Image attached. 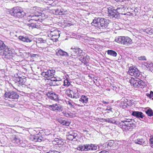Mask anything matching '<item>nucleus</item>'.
<instances>
[{"mask_svg": "<svg viewBox=\"0 0 153 153\" xmlns=\"http://www.w3.org/2000/svg\"><path fill=\"white\" fill-rule=\"evenodd\" d=\"M116 7H107L108 15L111 16L114 20L118 17L119 14L125 15V11L126 10V7L124 5H118Z\"/></svg>", "mask_w": 153, "mask_h": 153, "instance_id": "1", "label": "nucleus"}, {"mask_svg": "<svg viewBox=\"0 0 153 153\" xmlns=\"http://www.w3.org/2000/svg\"><path fill=\"white\" fill-rule=\"evenodd\" d=\"M42 14L41 13L38 12H36L34 13L30 14L28 16V22L30 23L29 27L32 29L34 28H38L39 25H36V22L38 23L39 22H41L43 20L42 19Z\"/></svg>", "mask_w": 153, "mask_h": 153, "instance_id": "2", "label": "nucleus"}, {"mask_svg": "<svg viewBox=\"0 0 153 153\" xmlns=\"http://www.w3.org/2000/svg\"><path fill=\"white\" fill-rule=\"evenodd\" d=\"M109 21L104 18L101 17H96L91 23L92 25L98 28V29L103 31L102 30L108 27Z\"/></svg>", "mask_w": 153, "mask_h": 153, "instance_id": "3", "label": "nucleus"}, {"mask_svg": "<svg viewBox=\"0 0 153 153\" xmlns=\"http://www.w3.org/2000/svg\"><path fill=\"white\" fill-rule=\"evenodd\" d=\"M2 48L4 49L2 50H0V55L3 56L4 60H10L12 59L13 55V50L6 46H2Z\"/></svg>", "mask_w": 153, "mask_h": 153, "instance_id": "4", "label": "nucleus"}, {"mask_svg": "<svg viewBox=\"0 0 153 153\" xmlns=\"http://www.w3.org/2000/svg\"><path fill=\"white\" fill-rule=\"evenodd\" d=\"M9 12L11 16L19 18H22L26 15L25 12L19 7H13Z\"/></svg>", "mask_w": 153, "mask_h": 153, "instance_id": "5", "label": "nucleus"}, {"mask_svg": "<svg viewBox=\"0 0 153 153\" xmlns=\"http://www.w3.org/2000/svg\"><path fill=\"white\" fill-rule=\"evenodd\" d=\"M132 120L130 119H126L120 122L118 124L119 126L123 129H124L126 130H129L134 125Z\"/></svg>", "mask_w": 153, "mask_h": 153, "instance_id": "6", "label": "nucleus"}, {"mask_svg": "<svg viewBox=\"0 0 153 153\" xmlns=\"http://www.w3.org/2000/svg\"><path fill=\"white\" fill-rule=\"evenodd\" d=\"M115 41L118 43L126 45H128L132 43L131 39L128 36H120L116 37Z\"/></svg>", "mask_w": 153, "mask_h": 153, "instance_id": "7", "label": "nucleus"}, {"mask_svg": "<svg viewBox=\"0 0 153 153\" xmlns=\"http://www.w3.org/2000/svg\"><path fill=\"white\" fill-rule=\"evenodd\" d=\"M131 84L136 88H142L145 85L144 82L138 78H132L130 80Z\"/></svg>", "mask_w": 153, "mask_h": 153, "instance_id": "8", "label": "nucleus"}, {"mask_svg": "<svg viewBox=\"0 0 153 153\" xmlns=\"http://www.w3.org/2000/svg\"><path fill=\"white\" fill-rule=\"evenodd\" d=\"M71 53V55L69 56L71 57L72 56H83L85 55V53L83 52L82 50L79 48L75 46L72 47L69 50Z\"/></svg>", "mask_w": 153, "mask_h": 153, "instance_id": "9", "label": "nucleus"}, {"mask_svg": "<svg viewBox=\"0 0 153 153\" xmlns=\"http://www.w3.org/2000/svg\"><path fill=\"white\" fill-rule=\"evenodd\" d=\"M11 141L15 145L19 146L25 147L27 146V144L22 140H20L19 138L16 136H13L11 138Z\"/></svg>", "mask_w": 153, "mask_h": 153, "instance_id": "10", "label": "nucleus"}, {"mask_svg": "<svg viewBox=\"0 0 153 153\" xmlns=\"http://www.w3.org/2000/svg\"><path fill=\"white\" fill-rule=\"evenodd\" d=\"M14 79L15 81L14 85L19 87L23 85L26 82V80L24 76H19L18 74L15 76Z\"/></svg>", "mask_w": 153, "mask_h": 153, "instance_id": "11", "label": "nucleus"}, {"mask_svg": "<svg viewBox=\"0 0 153 153\" xmlns=\"http://www.w3.org/2000/svg\"><path fill=\"white\" fill-rule=\"evenodd\" d=\"M4 97L5 98H8L10 99L14 100V101H17L19 97V95L16 92L12 91L5 93Z\"/></svg>", "mask_w": 153, "mask_h": 153, "instance_id": "12", "label": "nucleus"}, {"mask_svg": "<svg viewBox=\"0 0 153 153\" xmlns=\"http://www.w3.org/2000/svg\"><path fill=\"white\" fill-rule=\"evenodd\" d=\"M55 73V71L53 70H45L41 73V75L46 78H49L50 77L53 76Z\"/></svg>", "mask_w": 153, "mask_h": 153, "instance_id": "13", "label": "nucleus"}, {"mask_svg": "<svg viewBox=\"0 0 153 153\" xmlns=\"http://www.w3.org/2000/svg\"><path fill=\"white\" fill-rule=\"evenodd\" d=\"M128 72L129 74L134 76L138 77L140 75L139 71L135 67H130Z\"/></svg>", "mask_w": 153, "mask_h": 153, "instance_id": "14", "label": "nucleus"}, {"mask_svg": "<svg viewBox=\"0 0 153 153\" xmlns=\"http://www.w3.org/2000/svg\"><path fill=\"white\" fill-rule=\"evenodd\" d=\"M53 12L56 14L59 15H65L68 14L69 13V11L68 10L62 8L60 7L58 9L54 10Z\"/></svg>", "mask_w": 153, "mask_h": 153, "instance_id": "15", "label": "nucleus"}, {"mask_svg": "<svg viewBox=\"0 0 153 153\" xmlns=\"http://www.w3.org/2000/svg\"><path fill=\"white\" fill-rule=\"evenodd\" d=\"M131 115L134 116L141 120V119L145 117V115L142 112L139 111H132Z\"/></svg>", "mask_w": 153, "mask_h": 153, "instance_id": "16", "label": "nucleus"}, {"mask_svg": "<svg viewBox=\"0 0 153 153\" xmlns=\"http://www.w3.org/2000/svg\"><path fill=\"white\" fill-rule=\"evenodd\" d=\"M48 36L52 38V39L53 40V41L57 42L59 36V34L57 31H54L53 32L51 31Z\"/></svg>", "mask_w": 153, "mask_h": 153, "instance_id": "17", "label": "nucleus"}, {"mask_svg": "<svg viewBox=\"0 0 153 153\" xmlns=\"http://www.w3.org/2000/svg\"><path fill=\"white\" fill-rule=\"evenodd\" d=\"M48 98L56 101L58 100V95L53 91H48L46 94Z\"/></svg>", "mask_w": 153, "mask_h": 153, "instance_id": "18", "label": "nucleus"}, {"mask_svg": "<svg viewBox=\"0 0 153 153\" xmlns=\"http://www.w3.org/2000/svg\"><path fill=\"white\" fill-rule=\"evenodd\" d=\"M85 151L96 150L97 149V146L96 144H86L85 145Z\"/></svg>", "mask_w": 153, "mask_h": 153, "instance_id": "19", "label": "nucleus"}, {"mask_svg": "<svg viewBox=\"0 0 153 153\" xmlns=\"http://www.w3.org/2000/svg\"><path fill=\"white\" fill-rule=\"evenodd\" d=\"M19 39L23 42L27 43H29L32 41L31 38L27 36H19Z\"/></svg>", "mask_w": 153, "mask_h": 153, "instance_id": "20", "label": "nucleus"}, {"mask_svg": "<svg viewBox=\"0 0 153 153\" xmlns=\"http://www.w3.org/2000/svg\"><path fill=\"white\" fill-rule=\"evenodd\" d=\"M134 142L136 144L142 145L143 146H146L147 145V143L142 138H138L134 140Z\"/></svg>", "mask_w": 153, "mask_h": 153, "instance_id": "21", "label": "nucleus"}, {"mask_svg": "<svg viewBox=\"0 0 153 153\" xmlns=\"http://www.w3.org/2000/svg\"><path fill=\"white\" fill-rule=\"evenodd\" d=\"M32 140L35 142H41L44 141L45 139L42 136H39L38 135L33 136L32 138Z\"/></svg>", "mask_w": 153, "mask_h": 153, "instance_id": "22", "label": "nucleus"}, {"mask_svg": "<svg viewBox=\"0 0 153 153\" xmlns=\"http://www.w3.org/2000/svg\"><path fill=\"white\" fill-rule=\"evenodd\" d=\"M80 56L81 58L79 59L82 62V63L85 65L87 64L89 62V57L88 56L86 55L85 56Z\"/></svg>", "mask_w": 153, "mask_h": 153, "instance_id": "23", "label": "nucleus"}, {"mask_svg": "<svg viewBox=\"0 0 153 153\" xmlns=\"http://www.w3.org/2000/svg\"><path fill=\"white\" fill-rule=\"evenodd\" d=\"M57 55L67 57L69 56V54L67 52L60 49L56 52Z\"/></svg>", "mask_w": 153, "mask_h": 153, "instance_id": "24", "label": "nucleus"}, {"mask_svg": "<svg viewBox=\"0 0 153 153\" xmlns=\"http://www.w3.org/2000/svg\"><path fill=\"white\" fill-rule=\"evenodd\" d=\"M79 101L81 102L84 105H85L88 101V98L85 95H82L79 100Z\"/></svg>", "mask_w": 153, "mask_h": 153, "instance_id": "25", "label": "nucleus"}, {"mask_svg": "<svg viewBox=\"0 0 153 153\" xmlns=\"http://www.w3.org/2000/svg\"><path fill=\"white\" fill-rule=\"evenodd\" d=\"M97 146L98 147V149L100 150H104V149L108 148L105 143L103 144L100 143Z\"/></svg>", "mask_w": 153, "mask_h": 153, "instance_id": "26", "label": "nucleus"}, {"mask_svg": "<svg viewBox=\"0 0 153 153\" xmlns=\"http://www.w3.org/2000/svg\"><path fill=\"white\" fill-rule=\"evenodd\" d=\"M108 55L113 57H116L117 56V53L116 51L111 50H108L107 51Z\"/></svg>", "mask_w": 153, "mask_h": 153, "instance_id": "27", "label": "nucleus"}, {"mask_svg": "<svg viewBox=\"0 0 153 153\" xmlns=\"http://www.w3.org/2000/svg\"><path fill=\"white\" fill-rule=\"evenodd\" d=\"M74 89L72 90L70 89L67 90L66 91V94L69 97L72 98L74 92Z\"/></svg>", "mask_w": 153, "mask_h": 153, "instance_id": "28", "label": "nucleus"}, {"mask_svg": "<svg viewBox=\"0 0 153 153\" xmlns=\"http://www.w3.org/2000/svg\"><path fill=\"white\" fill-rule=\"evenodd\" d=\"M103 120L105 122L112 124H115L116 122L113 119V118L104 119H103Z\"/></svg>", "mask_w": 153, "mask_h": 153, "instance_id": "29", "label": "nucleus"}, {"mask_svg": "<svg viewBox=\"0 0 153 153\" xmlns=\"http://www.w3.org/2000/svg\"><path fill=\"white\" fill-rule=\"evenodd\" d=\"M145 112L148 116L151 117L153 116V111L150 108H149L145 111Z\"/></svg>", "mask_w": 153, "mask_h": 153, "instance_id": "30", "label": "nucleus"}, {"mask_svg": "<svg viewBox=\"0 0 153 153\" xmlns=\"http://www.w3.org/2000/svg\"><path fill=\"white\" fill-rule=\"evenodd\" d=\"M77 136L76 134H74L73 135H71L68 134L67 135V139L70 140H72L73 139L75 138Z\"/></svg>", "mask_w": 153, "mask_h": 153, "instance_id": "31", "label": "nucleus"}, {"mask_svg": "<svg viewBox=\"0 0 153 153\" xmlns=\"http://www.w3.org/2000/svg\"><path fill=\"white\" fill-rule=\"evenodd\" d=\"M134 9H132L133 11H131L132 13H131V15L132 16H136L137 14V13H139L138 10L139 9L136 7V8H134Z\"/></svg>", "mask_w": 153, "mask_h": 153, "instance_id": "32", "label": "nucleus"}, {"mask_svg": "<svg viewBox=\"0 0 153 153\" xmlns=\"http://www.w3.org/2000/svg\"><path fill=\"white\" fill-rule=\"evenodd\" d=\"M74 95L73 96V98L77 99L79 98L80 96L79 93L78 92V91L77 90H74Z\"/></svg>", "mask_w": 153, "mask_h": 153, "instance_id": "33", "label": "nucleus"}, {"mask_svg": "<svg viewBox=\"0 0 153 153\" xmlns=\"http://www.w3.org/2000/svg\"><path fill=\"white\" fill-rule=\"evenodd\" d=\"M105 143L107 146V148L109 147H111L114 145V141L112 140H110L108 142Z\"/></svg>", "mask_w": 153, "mask_h": 153, "instance_id": "34", "label": "nucleus"}, {"mask_svg": "<svg viewBox=\"0 0 153 153\" xmlns=\"http://www.w3.org/2000/svg\"><path fill=\"white\" fill-rule=\"evenodd\" d=\"M56 106L57 104H53V105H50L49 106L48 108L51 110L54 111H56Z\"/></svg>", "mask_w": 153, "mask_h": 153, "instance_id": "35", "label": "nucleus"}, {"mask_svg": "<svg viewBox=\"0 0 153 153\" xmlns=\"http://www.w3.org/2000/svg\"><path fill=\"white\" fill-rule=\"evenodd\" d=\"M63 109V107L62 105L60 104H57L56 108V111H58L59 112L62 111Z\"/></svg>", "mask_w": 153, "mask_h": 153, "instance_id": "36", "label": "nucleus"}, {"mask_svg": "<svg viewBox=\"0 0 153 153\" xmlns=\"http://www.w3.org/2000/svg\"><path fill=\"white\" fill-rule=\"evenodd\" d=\"M146 95L150 99L153 100V92L152 91H151L149 93H146Z\"/></svg>", "mask_w": 153, "mask_h": 153, "instance_id": "37", "label": "nucleus"}, {"mask_svg": "<svg viewBox=\"0 0 153 153\" xmlns=\"http://www.w3.org/2000/svg\"><path fill=\"white\" fill-rule=\"evenodd\" d=\"M127 101V99L121 100V104L123 106H125V107L126 108V102Z\"/></svg>", "mask_w": 153, "mask_h": 153, "instance_id": "38", "label": "nucleus"}, {"mask_svg": "<svg viewBox=\"0 0 153 153\" xmlns=\"http://www.w3.org/2000/svg\"><path fill=\"white\" fill-rule=\"evenodd\" d=\"M70 84V82L68 79H65L64 81V85L67 87L69 86Z\"/></svg>", "mask_w": 153, "mask_h": 153, "instance_id": "39", "label": "nucleus"}, {"mask_svg": "<svg viewBox=\"0 0 153 153\" xmlns=\"http://www.w3.org/2000/svg\"><path fill=\"white\" fill-rule=\"evenodd\" d=\"M67 104L71 108H75V103L74 102H71L70 101H68Z\"/></svg>", "mask_w": 153, "mask_h": 153, "instance_id": "40", "label": "nucleus"}, {"mask_svg": "<svg viewBox=\"0 0 153 153\" xmlns=\"http://www.w3.org/2000/svg\"><path fill=\"white\" fill-rule=\"evenodd\" d=\"M106 111H107V112L108 113H110V112H111L112 113H113L114 109H113L111 107H108L106 109Z\"/></svg>", "mask_w": 153, "mask_h": 153, "instance_id": "41", "label": "nucleus"}, {"mask_svg": "<svg viewBox=\"0 0 153 153\" xmlns=\"http://www.w3.org/2000/svg\"><path fill=\"white\" fill-rule=\"evenodd\" d=\"M61 124H62L64 126V123L65 122V120H63L62 118H59L57 120Z\"/></svg>", "mask_w": 153, "mask_h": 153, "instance_id": "42", "label": "nucleus"}, {"mask_svg": "<svg viewBox=\"0 0 153 153\" xmlns=\"http://www.w3.org/2000/svg\"><path fill=\"white\" fill-rule=\"evenodd\" d=\"M85 145L83 146H81L78 147V149L81 151H85Z\"/></svg>", "mask_w": 153, "mask_h": 153, "instance_id": "43", "label": "nucleus"}, {"mask_svg": "<svg viewBox=\"0 0 153 153\" xmlns=\"http://www.w3.org/2000/svg\"><path fill=\"white\" fill-rule=\"evenodd\" d=\"M145 32L147 33H153V29L150 28H147L145 30Z\"/></svg>", "mask_w": 153, "mask_h": 153, "instance_id": "44", "label": "nucleus"}, {"mask_svg": "<svg viewBox=\"0 0 153 153\" xmlns=\"http://www.w3.org/2000/svg\"><path fill=\"white\" fill-rule=\"evenodd\" d=\"M138 59L140 60H146V57L144 56H141L138 57Z\"/></svg>", "mask_w": 153, "mask_h": 153, "instance_id": "45", "label": "nucleus"}, {"mask_svg": "<svg viewBox=\"0 0 153 153\" xmlns=\"http://www.w3.org/2000/svg\"><path fill=\"white\" fill-rule=\"evenodd\" d=\"M63 115L67 117H69L70 116V115L69 113L66 112H62Z\"/></svg>", "mask_w": 153, "mask_h": 153, "instance_id": "46", "label": "nucleus"}, {"mask_svg": "<svg viewBox=\"0 0 153 153\" xmlns=\"http://www.w3.org/2000/svg\"><path fill=\"white\" fill-rule=\"evenodd\" d=\"M46 153H60L59 152L57 151L56 150H50L48 152H47Z\"/></svg>", "mask_w": 153, "mask_h": 153, "instance_id": "47", "label": "nucleus"}, {"mask_svg": "<svg viewBox=\"0 0 153 153\" xmlns=\"http://www.w3.org/2000/svg\"><path fill=\"white\" fill-rule=\"evenodd\" d=\"M149 69L152 72H153V63H151L149 65Z\"/></svg>", "mask_w": 153, "mask_h": 153, "instance_id": "48", "label": "nucleus"}, {"mask_svg": "<svg viewBox=\"0 0 153 153\" xmlns=\"http://www.w3.org/2000/svg\"><path fill=\"white\" fill-rule=\"evenodd\" d=\"M38 41L41 43H45L46 42L45 40H43V39L42 38H39L38 39Z\"/></svg>", "mask_w": 153, "mask_h": 153, "instance_id": "49", "label": "nucleus"}, {"mask_svg": "<svg viewBox=\"0 0 153 153\" xmlns=\"http://www.w3.org/2000/svg\"><path fill=\"white\" fill-rule=\"evenodd\" d=\"M55 141H56L57 143L59 144H61L62 143V140H61L58 138H56V140H55Z\"/></svg>", "mask_w": 153, "mask_h": 153, "instance_id": "50", "label": "nucleus"}, {"mask_svg": "<svg viewBox=\"0 0 153 153\" xmlns=\"http://www.w3.org/2000/svg\"><path fill=\"white\" fill-rule=\"evenodd\" d=\"M51 80L53 81H61V80H57L55 77H51Z\"/></svg>", "mask_w": 153, "mask_h": 153, "instance_id": "51", "label": "nucleus"}, {"mask_svg": "<svg viewBox=\"0 0 153 153\" xmlns=\"http://www.w3.org/2000/svg\"><path fill=\"white\" fill-rule=\"evenodd\" d=\"M150 64H148L146 62H144L143 63V65H145L147 68L149 67L150 65H149Z\"/></svg>", "mask_w": 153, "mask_h": 153, "instance_id": "52", "label": "nucleus"}, {"mask_svg": "<svg viewBox=\"0 0 153 153\" xmlns=\"http://www.w3.org/2000/svg\"><path fill=\"white\" fill-rule=\"evenodd\" d=\"M6 46L2 42L0 43V50H2L4 48H2V46Z\"/></svg>", "mask_w": 153, "mask_h": 153, "instance_id": "53", "label": "nucleus"}, {"mask_svg": "<svg viewBox=\"0 0 153 153\" xmlns=\"http://www.w3.org/2000/svg\"><path fill=\"white\" fill-rule=\"evenodd\" d=\"M150 143L151 145V147H153V138H151L150 140Z\"/></svg>", "mask_w": 153, "mask_h": 153, "instance_id": "54", "label": "nucleus"}, {"mask_svg": "<svg viewBox=\"0 0 153 153\" xmlns=\"http://www.w3.org/2000/svg\"><path fill=\"white\" fill-rule=\"evenodd\" d=\"M70 124V123L69 121L65 120L64 126H69Z\"/></svg>", "mask_w": 153, "mask_h": 153, "instance_id": "55", "label": "nucleus"}, {"mask_svg": "<svg viewBox=\"0 0 153 153\" xmlns=\"http://www.w3.org/2000/svg\"><path fill=\"white\" fill-rule=\"evenodd\" d=\"M80 104H76L75 103V106H79V107H83L85 105H84V104L83 105H81V104L82 103L81 102H80Z\"/></svg>", "mask_w": 153, "mask_h": 153, "instance_id": "56", "label": "nucleus"}, {"mask_svg": "<svg viewBox=\"0 0 153 153\" xmlns=\"http://www.w3.org/2000/svg\"><path fill=\"white\" fill-rule=\"evenodd\" d=\"M76 134L75 133H74V132L73 131H69V132H68V134H69V135H73V134Z\"/></svg>", "mask_w": 153, "mask_h": 153, "instance_id": "57", "label": "nucleus"}, {"mask_svg": "<svg viewBox=\"0 0 153 153\" xmlns=\"http://www.w3.org/2000/svg\"><path fill=\"white\" fill-rule=\"evenodd\" d=\"M126 106H127V105H130V101H128V100H127V102H126Z\"/></svg>", "mask_w": 153, "mask_h": 153, "instance_id": "58", "label": "nucleus"}, {"mask_svg": "<svg viewBox=\"0 0 153 153\" xmlns=\"http://www.w3.org/2000/svg\"><path fill=\"white\" fill-rule=\"evenodd\" d=\"M113 87V88H112L113 89V90L116 91V90L117 89V87L115 86H112Z\"/></svg>", "mask_w": 153, "mask_h": 153, "instance_id": "59", "label": "nucleus"}, {"mask_svg": "<svg viewBox=\"0 0 153 153\" xmlns=\"http://www.w3.org/2000/svg\"><path fill=\"white\" fill-rule=\"evenodd\" d=\"M102 102H103L104 104H106L109 103V102H107L104 101H103Z\"/></svg>", "mask_w": 153, "mask_h": 153, "instance_id": "60", "label": "nucleus"}, {"mask_svg": "<svg viewBox=\"0 0 153 153\" xmlns=\"http://www.w3.org/2000/svg\"><path fill=\"white\" fill-rule=\"evenodd\" d=\"M13 22H14V23H16L17 25H18V23H19V22L18 21H16V20L14 21Z\"/></svg>", "mask_w": 153, "mask_h": 153, "instance_id": "61", "label": "nucleus"}, {"mask_svg": "<svg viewBox=\"0 0 153 153\" xmlns=\"http://www.w3.org/2000/svg\"><path fill=\"white\" fill-rule=\"evenodd\" d=\"M103 151L105 152V153H109L108 152L106 151V150H102Z\"/></svg>", "mask_w": 153, "mask_h": 153, "instance_id": "62", "label": "nucleus"}, {"mask_svg": "<svg viewBox=\"0 0 153 153\" xmlns=\"http://www.w3.org/2000/svg\"><path fill=\"white\" fill-rule=\"evenodd\" d=\"M105 152L103 151L102 150V151H101L99 153H105Z\"/></svg>", "mask_w": 153, "mask_h": 153, "instance_id": "63", "label": "nucleus"}, {"mask_svg": "<svg viewBox=\"0 0 153 153\" xmlns=\"http://www.w3.org/2000/svg\"><path fill=\"white\" fill-rule=\"evenodd\" d=\"M83 131L84 132H88V131H87V130H83Z\"/></svg>", "mask_w": 153, "mask_h": 153, "instance_id": "64", "label": "nucleus"}]
</instances>
